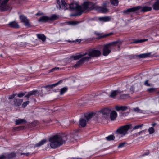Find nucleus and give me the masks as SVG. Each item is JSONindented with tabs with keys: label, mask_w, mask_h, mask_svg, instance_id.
Segmentation results:
<instances>
[{
	"label": "nucleus",
	"mask_w": 159,
	"mask_h": 159,
	"mask_svg": "<svg viewBox=\"0 0 159 159\" xmlns=\"http://www.w3.org/2000/svg\"><path fill=\"white\" fill-rule=\"evenodd\" d=\"M58 17V16L56 15H52L50 17H49V20H57Z\"/></svg>",
	"instance_id": "nucleus-37"
},
{
	"label": "nucleus",
	"mask_w": 159,
	"mask_h": 159,
	"mask_svg": "<svg viewBox=\"0 0 159 159\" xmlns=\"http://www.w3.org/2000/svg\"><path fill=\"white\" fill-rule=\"evenodd\" d=\"M148 80H146L144 83V85L146 86H148V87L151 86V84L149 83H148Z\"/></svg>",
	"instance_id": "nucleus-48"
},
{
	"label": "nucleus",
	"mask_w": 159,
	"mask_h": 159,
	"mask_svg": "<svg viewBox=\"0 0 159 159\" xmlns=\"http://www.w3.org/2000/svg\"><path fill=\"white\" fill-rule=\"evenodd\" d=\"M141 8V7L140 6H137L134 7L132 8H129L126 10H124L123 11V13L124 14H128L131 12H134Z\"/></svg>",
	"instance_id": "nucleus-8"
},
{
	"label": "nucleus",
	"mask_w": 159,
	"mask_h": 159,
	"mask_svg": "<svg viewBox=\"0 0 159 159\" xmlns=\"http://www.w3.org/2000/svg\"><path fill=\"white\" fill-rule=\"evenodd\" d=\"M129 97V95L127 94H122L120 96V98L122 99L126 98Z\"/></svg>",
	"instance_id": "nucleus-42"
},
{
	"label": "nucleus",
	"mask_w": 159,
	"mask_h": 159,
	"mask_svg": "<svg viewBox=\"0 0 159 159\" xmlns=\"http://www.w3.org/2000/svg\"><path fill=\"white\" fill-rule=\"evenodd\" d=\"M21 155H24L25 156H28L30 155V156L31 155V154H30V153L28 152L26 153H21Z\"/></svg>",
	"instance_id": "nucleus-54"
},
{
	"label": "nucleus",
	"mask_w": 159,
	"mask_h": 159,
	"mask_svg": "<svg viewBox=\"0 0 159 159\" xmlns=\"http://www.w3.org/2000/svg\"><path fill=\"white\" fill-rule=\"evenodd\" d=\"M49 20V17L47 16H43L40 18L38 20L39 22H46Z\"/></svg>",
	"instance_id": "nucleus-25"
},
{
	"label": "nucleus",
	"mask_w": 159,
	"mask_h": 159,
	"mask_svg": "<svg viewBox=\"0 0 159 159\" xmlns=\"http://www.w3.org/2000/svg\"><path fill=\"white\" fill-rule=\"evenodd\" d=\"M23 101V100L22 99L15 98L13 100V105L16 107L19 106L22 103Z\"/></svg>",
	"instance_id": "nucleus-13"
},
{
	"label": "nucleus",
	"mask_w": 159,
	"mask_h": 159,
	"mask_svg": "<svg viewBox=\"0 0 159 159\" xmlns=\"http://www.w3.org/2000/svg\"><path fill=\"white\" fill-rule=\"evenodd\" d=\"M149 152H148L144 154L143 155V156H145V155H148V154H149Z\"/></svg>",
	"instance_id": "nucleus-58"
},
{
	"label": "nucleus",
	"mask_w": 159,
	"mask_h": 159,
	"mask_svg": "<svg viewBox=\"0 0 159 159\" xmlns=\"http://www.w3.org/2000/svg\"><path fill=\"white\" fill-rule=\"evenodd\" d=\"M16 154L15 152H12L5 156L2 155L0 156V159H13L16 156Z\"/></svg>",
	"instance_id": "nucleus-10"
},
{
	"label": "nucleus",
	"mask_w": 159,
	"mask_h": 159,
	"mask_svg": "<svg viewBox=\"0 0 159 159\" xmlns=\"http://www.w3.org/2000/svg\"><path fill=\"white\" fill-rule=\"evenodd\" d=\"M81 40L80 39H77L75 41H72V42H78L79 43L80 42Z\"/></svg>",
	"instance_id": "nucleus-56"
},
{
	"label": "nucleus",
	"mask_w": 159,
	"mask_h": 159,
	"mask_svg": "<svg viewBox=\"0 0 159 159\" xmlns=\"http://www.w3.org/2000/svg\"><path fill=\"white\" fill-rule=\"evenodd\" d=\"M2 0H0V1ZM9 0H4L2 2V3L0 2V7L1 6H2L4 4H5Z\"/></svg>",
	"instance_id": "nucleus-41"
},
{
	"label": "nucleus",
	"mask_w": 159,
	"mask_h": 159,
	"mask_svg": "<svg viewBox=\"0 0 159 159\" xmlns=\"http://www.w3.org/2000/svg\"><path fill=\"white\" fill-rule=\"evenodd\" d=\"M95 114L93 113H91L89 114H86L85 115L84 118L88 121L91 119Z\"/></svg>",
	"instance_id": "nucleus-26"
},
{
	"label": "nucleus",
	"mask_w": 159,
	"mask_h": 159,
	"mask_svg": "<svg viewBox=\"0 0 159 159\" xmlns=\"http://www.w3.org/2000/svg\"><path fill=\"white\" fill-rule=\"evenodd\" d=\"M156 123H154L152 124V125L153 126V127H154L156 125Z\"/></svg>",
	"instance_id": "nucleus-59"
},
{
	"label": "nucleus",
	"mask_w": 159,
	"mask_h": 159,
	"mask_svg": "<svg viewBox=\"0 0 159 159\" xmlns=\"http://www.w3.org/2000/svg\"><path fill=\"white\" fill-rule=\"evenodd\" d=\"M89 4V2H84L83 4V9L84 10H89V6H88Z\"/></svg>",
	"instance_id": "nucleus-34"
},
{
	"label": "nucleus",
	"mask_w": 159,
	"mask_h": 159,
	"mask_svg": "<svg viewBox=\"0 0 159 159\" xmlns=\"http://www.w3.org/2000/svg\"><path fill=\"white\" fill-rule=\"evenodd\" d=\"M8 25L9 27L14 28L17 29L19 27V26L18 23L16 21H12L10 22L8 24Z\"/></svg>",
	"instance_id": "nucleus-21"
},
{
	"label": "nucleus",
	"mask_w": 159,
	"mask_h": 159,
	"mask_svg": "<svg viewBox=\"0 0 159 159\" xmlns=\"http://www.w3.org/2000/svg\"><path fill=\"white\" fill-rule=\"evenodd\" d=\"M149 134H151L154 132V129L153 127H150L148 129Z\"/></svg>",
	"instance_id": "nucleus-43"
},
{
	"label": "nucleus",
	"mask_w": 159,
	"mask_h": 159,
	"mask_svg": "<svg viewBox=\"0 0 159 159\" xmlns=\"http://www.w3.org/2000/svg\"><path fill=\"white\" fill-rule=\"evenodd\" d=\"M130 90L132 92H134V88L133 87H131L130 88Z\"/></svg>",
	"instance_id": "nucleus-57"
},
{
	"label": "nucleus",
	"mask_w": 159,
	"mask_h": 159,
	"mask_svg": "<svg viewBox=\"0 0 159 159\" xmlns=\"http://www.w3.org/2000/svg\"><path fill=\"white\" fill-rule=\"evenodd\" d=\"M117 113L115 111H111L110 113V118L111 120H115L117 116Z\"/></svg>",
	"instance_id": "nucleus-17"
},
{
	"label": "nucleus",
	"mask_w": 159,
	"mask_h": 159,
	"mask_svg": "<svg viewBox=\"0 0 159 159\" xmlns=\"http://www.w3.org/2000/svg\"><path fill=\"white\" fill-rule=\"evenodd\" d=\"M132 125H126L120 126L115 131L116 138L120 139L128 134L129 129L132 127Z\"/></svg>",
	"instance_id": "nucleus-2"
},
{
	"label": "nucleus",
	"mask_w": 159,
	"mask_h": 159,
	"mask_svg": "<svg viewBox=\"0 0 159 159\" xmlns=\"http://www.w3.org/2000/svg\"><path fill=\"white\" fill-rule=\"evenodd\" d=\"M79 23V22L78 21H71L70 22V24L72 25H77Z\"/></svg>",
	"instance_id": "nucleus-45"
},
{
	"label": "nucleus",
	"mask_w": 159,
	"mask_h": 159,
	"mask_svg": "<svg viewBox=\"0 0 159 159\" xmlns=\"http://www.w3.org/2000/svg\"><path fill=\"white\" fill-rule=\"evenodd\" d=\"M59 67H55V68L52 69L50 70H49V72H53L54 71L56 70H59Z\"/></svg>",
	"instance_id": "nucleus-52"
},
{
	"label": "nucleus",
	"mask_w": 159,
	"mask_h": 159,
	"mask_svg": "<svg viewBox=\"0 0 159 159\" xmlns=\"http://www.w3.org/2000/svg\"><path fill=\"white\" fill-rule=\"evenodd\" d=\"M16 95V94H13L12 95H10L8 97V99H13L14 97Z\"/></svg>",
	"instance_id": "nucleus-51"
},
{
	"label": "nucleus",
	"mask_w": 159,
	"mask_h": 159,
	"mask_svg": "<svg viewBox=\"0 0 159 159\" xmlns=\"http://www.w3.org/2000/svg\"><path fill=\"white\" fill-rule=\"evenodd\" d=\"M67 41L68 42H70H70H72V43H73V42H72V41H70V40H67Z\"/></svg>",
	"instance_id": "nucleus-60"
},
{
	"label": "nucleus",
	"mask_w": 159,
	"mask_h": 159,
	"mask_svg": "<svg viewBox=\"0 0 159 159\" xmlns=\"http://www.w3.org/2000/svg\"><path fill=\"white\" fill-rule=\"evenodd\" d=\"M88 121L84 118H81L79 121V126L82 127H85Z\"/></svg>",
	"instance_id": "nucleus-19"
},
{
	"label": "nucleus",
	"mask_w": 159,
	"mask_h": 159,
	"mask_svg": "<svg viewBox=\"0 0 159 159\" xmlns=\"http://www.w3.org/2000/svg\"><path fill=\"white\" fill-rule=\"evenodd\" d=\"M152 9V8L151 7L148 6H144L143 7L141 10V12H145L146 11H150Z\"/></svg>",
	"instance_id": "nucleus-31"
},
{
	"label": "nucleus",
	"mask_w": 159,
	"mask_h": 159,
	"mask_svg": "<svg viewBox=\"0 0 159 159\" xmlns=\"http://www.w3.org/2000/svg\"><path fill=\"white\" fill-rule=\"evenodd\" d=\"M50 146L52 148H56L65 143V140H49Z\"/></svg>",
	"instance_id": "nucleus-6"
},
{
	"label": "nucleus",
	"mask_w": 159,
	"mask_h": 159,
	"mask_svg": "<svg viewBox=\"0 0 159 159\" xmlns=\"http://www.w3.org/2000/svg\"><path fill=\"white\" fill-rule=\"evenodd\" d=\"M122 91H121L120 90H116L111 91L110 97L111 98H114L118 94L121 93Z\"/></svg>",
	"instance_id": "nucleus-16"
},
{
	"label": "nucleus",
	"mask_w": 159,
	"mask_h": 159,
	"mask_svg": "<svg viewBox=\"0 0 159 159\" xmlns=\"http://www.w3.org/2000/svg\"><path fill=\"white\" fill-rule=\"evenodd\" d=\"M39 92L37 90H33L29 92L28 94L25 95V97L28 99L30 96L33 95H36V94H39Z\"/></svg>",
	"instance_id": "nucleus-15"
},
{
	"label": "nucleus",
	"mask_w": 159,
	"mask_h": 159,
	"mask_svg": "<svg viewBox=\"0 0 159 159\" xmlns=\"http://www.w3.org/2000/svg\"><path fill=\"white\" fill-rule=\"evenodd\" d=\"M144 131H145V130H143V131H141L140 132H139L137 133L136 134H134V136H135V135H140L141 133H142Z\"/></svg>",
	"instance_id": "nucleus-55"
},
{
	"label": "nucleus",
	"mask_w": 159,
	"mask_h": 159,
	"mask_svg": "<svg viewBox=\"0 0 159 159\" xmlns=\"http://www.w3.org/2000/svg\"><path fill=\"white\" fill-rule=\"evenodd\" d=\"M63 82V80H59L58 82L56 83L52 84H51V85H46L45 86L43 87V88H45L47 90H49L50 89H52L53 87H55V86L58 85V84H59L61 83H62ZM42 88H43V87H42Z\"/></svg>",
	"instance_id": "nucleus-12"
},
{
	"label": "nucleus",
	"mask_w": 159,
	"mask_h": 159,
	"mask_svg": "<svg viewBox=\"0 0 159 159\" xmlns=\"http://www.w3.org/2000/svg\"><path fill=\"white\" fill-rule=\"evenodd\" d=\"M15 124L16 125H19L25 123L26 121L24 119H16L15 121Z\"/></svg>",
	"instance_id": "nucleus-22"
},
{
	"label": "nucleus",
	"mask_w": 159,
	"mask_h": 159,
	"mask_svg": "<svg viewBox=\"0 0 159 159\" xmlns=\"http://www.w3.org/2000/svg\"><path fill=\"white\" fill-rule=\"evenodd\" d=\"M20 18L22 22L24 23L25 25L27 27H30V24L29 20L27 18L24 16L22 15L20 16Z\"/></svg>",
	"instance_id": "nucleus-11"
},
{
	"label": "nucleus",
	"mask_w": 159,
	"mask_h": 159,
	"mask_svg": "<svg viewBox=\"0 0 159 159\" xmlns=\"http://www.w3.org/2000/svg\"><path fill=\"white\" fill-rule=\"evenodd\" d=\"M155 89L154 88H150L147 89V91L149 93L153 92L155 91Z\"/></svg>",
	"instance_id": "nucleus-47"
},
{
	"label": "nucleus",
	"mask_w": 159,
	"mask_h": 159,
	"mask_svg": "<svg viewBox=\"0 0 159 159\" xmlns=\"http://www.w3.org/2000/svg\"><path fill=\"white\" fill-rule=\"evenodd\" d=\"M148 40V39H143L140 40H134V41L132 43H141L143 42Z\"/></svg>",
	"instance_id": "nucleus-35"
},
{
	"label": "nucleus",
	"mask_w": 159,
	"mask_h": 159,
	"mask_svg": "<svg viewBox=\"0 0 159 159\" xmlns=\"http://www.w3.org/2000/svg\"><path fill=\"white\" fill-rule=\"evenodd\" d=\"M143 125V124H140L136 126H135L133 128V130H135L136 129H138V128H139L140 127H142Z\"/></svg>",
	"instance_id": "nucleus-44"
},
{
	"label": "nucleus",
	"mask_w": 159,
	"mask_h": 159,
	"mask_svg": "<svg viewBox=\"0 0 159 159\" xmlns=\"http://www.w3.org/2000/svg\"><path fill=\"white\" fill-rule=\"evenodd\" d=\"M106 139H114L115 136L113 135H111L106 137Z\"/></svg>",
	"instance_id": "nucleus-46"
},
{
	"label": "nucleus",
	"mask_w": 159,
	"mask_h": 159,
	"mask_svg": "<svg viewBox=\"0 0 159 159\" xmlns=\"http://www.w3.org/2000/svg\"><path fill=\"white\" fill-rule=\"evenodd\" d=\"M150 53H147L144 54H142L136 56L137 57H138L140 58H145L150 57Z\"/></svg>",
	"instance_id": "nucleus-24"
},
{
	"label": "nucleus",
	"mask_w": 159,
	"mask_h": 159,
	"mask_svg": "<svg viewBox=\"0 0 159 159\" xmlns=\"http://www.w3.org/2000/svg\"><path fill=\"white\" fill-rule=\"evenodd\" d=\"M85 53H86L85 56L81 60H80L73 67L74 68H76L80 67L85 61H88L89 59H91L92 57H99L101 55V53L99 50L91 49Z\"/></svg>",
	"instance_id": "nucleus-1"
},
{
	"label": "nucleus",
	"mask_w": 159,
	"mask_h": 159,
	"mask_svg": "<svg viewBox=\"0 0 159 159\" xmlns=\"http://www.w3.org/2000/svg\"><path fill=\"white\" fill-rule=\"evenodd\" d=\"M98 20L101 21L107 22L110 20V18L108 16L99 17Z\"/></svg>",
	"instance_id": "nucleus-30"
},
{
	"label": "nucleus",
	"mask_w": 159,
	"mask_h": 159,
	"mask_svg": "<svg viewBox=\"0 0 159 159\" xmlns=\"http://www.w3.org/2000/svg\"><path fill=\"white\" fill-rule=\"evenodd\" d=\"M72 134H67L65 133H60L56 134L55 135L50 137L49 139H62L75 138L73 137Z\"/></svg>",
	"instance_id": "nucleus-5"
},
{
	"label": "nucleus",
	"mask_w": 159,
	"mask_h": 159,
	"mask_svg": "<svg viewBox=\"0 0 159 159\" xmlns=\"http://www.w3.org/2000/svg\"><path fill=\"white\" fill-rule=\"evenodd\" d=\"M152 7L154 10H159V0H157L154 3Z\"/></svg>",
	"instance_id": "nucleus-29"
},
{
	"label": "nucleus",
	"mask_w": 159,
	"mask_h": 159,
	"mask_svg": "<svg viewBox=\"0 0 159 159\" xmlns=\"http://www.w3.org/2000/svg\"><path fill=\"white\" fill-rule=\"evenodd\" d=\"M133 110L135 112H137L142 113L143 111L141 110L138 107H136L133 109Z\"/></svg>",
	"instance_id": "nucleus-40"
},
{
	"label": "nucleus",
	"mask_w": 159,
	"mask_h": 159,
	"mask_svg": "<svg viewBox=\"0 0 159 159\" xmlns=\"http://www.w3.org/2000/svg\"><path fill=\"white\" fill-rule=\"evenodd\" d=\"M129 107L127 106H116L115 107V109L117 111H124L128 109Z\"/></svg>",
	"instance_id": "nucleus-20"
},
{
	"label": "nucleus",
	"mask_w": 159,
	"mask_h": 159,
	"mask_svg": "<svg viewBox=\"0 0 159 159\" xmlns=\"http://www.w3.org/2000/svg\"><path fill=\"white\" fill-rule=\"evenodd\" d=\"M46 142V140H42L39 142L38 143L35 144L34 146V147H39L43 144Z\"/></svg>",
	"instance_id": "nucleus-33"
},
{
	"label": "nucleus",
	"mask_w": 159,
	"mask_h": 159,
	"mask_svg": "<svg viewBox=\"0 0 159 159\" xmlns=\"http://www.w3.org/2000/svg\"><path fill=\"white\" fill-rule=\"evenodd\" d=\"M9 8V7L8 6L6 5L4 7H2L1 8V10L2 11H6L8 10Z\"/></svg>",
	"instance_id": "nucleus-39"
},
{
	"label": "nucleus",
	"mask_w": 159,
	"mask_h": 159,
	"mask_svg": "<svg viewBox=\"0 0 159 159\" xmlns=\"http://www.w3.org/2000/svg\"><path fill=\"white\" fill-rule=\"evenodd\" d=\"M89 4H88V6H89V10L93 9L96 10V8L97 7V6H96L95 4L91 2H89Z\"/></svg>",
	"instance_id": "nucleus-27"
},
{
	"label": "nucleus",
	"mask_w": 159,
	"mask_h": 159,
	"mask_svg": "<svg viewBox=\"0 0 159 159\" xmlns=\"http://www.w3.org/2000/svg\"><path fill=\"white\" fill-rule=\"evenodd\" d=\"M111 110L105 108L100 110L97 114V118L101 121L106 120L109 116Z\"/></svg>",
	"instance_id": "nucleus-3"
},
{
	"label": "nucleus",
	"mask_w": 159,
	"mask_h": 159,
	"mask_svg": "<svg viewBox=\"0 0 159 159\" xmlns=\"http://www.w3.org/2000/svg\"><path fill=\"white\" fill-rule=\"evenodd\" d=\"M112 34V33H109L108 34H105V35H103L102 36H101V34H100V33H97L96 34L98 36L99 38H105L106 37H107L109 36L110 35H111Z\"/></svg>",
	"instance_id": "nucleus-32"
},
{
	"label": "nucleus",
	"mask_w": 159,
	"mask_h": 159,
	"mask_svg": "<svg viewBox=\"0 0 159 159\" xmlns=\"http://www.w3.org/2000/svg\"><path fill=\"white\" fill-rule=\"evenodd\" d=\"M39 15V13H37V14H36V15Z\"/></svg>",
	"instance_id": "nucleus-61"
},
{
	"label": "nucleus",
	"mask_w": 159,
	"mask_h": 159,
	"mask_svg": "<svg viewBox=\"0 0 159 159\" xmlns=\"http://www.w3.org/2000/svg\"><path fill=\"white\" fill-rule=\"evenodd\" d=\"M111 3L114 6H117L118 4V0H110Z\"/></svg>",
	"instance_id": "nucleus-38"
},
{
	"label": "nucleus",
	"mask_w": 159,
	"mask_h": 159,
	"mask_svg": "<svg viewBox=\"0 0 159 159\" xmlns=\"http://www.w3.org/2000/svg\"><path fill=\"white\" fill-rule=\"evenodd\" d=\"M69 9L71 10H76L77 11L76 14L74 15L80 16L81 15L83 12L82 8L76 3H72L69 4Z\"/></svg>",
	"instance_id": "nucleus-7"
},
{
	"label": "nucleus",
	"mask_w": 159,
	"mask_h": 159,
	"mask_svg": "<svg viewBox=\"0 0 159 159\" xmlns=\"http://www.w3.org/2000/svg\"><path fill=\"white\" fill-rule=\"evenodd\" d=\"M68 88L66 87L61 88L60 91V94L61 95L63 94L65 92H66Z\"/></svg>",
	"instance_id": "nucleus-36"
},
{
	"label": "nucleus",
	"mask_w": 159,
	"mask_h": 159,
	"mask_svg": "<svg viewBox=\"0 0 159 159\" xmlns=\"http://www.w3.org/2000/svg\"><path fill=\"white\" fill-rule=\"evenodd\" d=\"M137 142H136L134 141H127L126 142H124L121 143H120L119 146H118V148H120L123 147L125 146H127V145L128 144H130L131 143H132L133 142H135V143H138L139 142V141L138 140H137Z\"/></svg>",
	"instance_id": "nucleus-14"
},
{
	"label": "nucleus",
	"mask_w": 159,
	"mask_h": 159,
	"mask_svg": "<svg viewBox=\"0 0 159 159\" xmlns=\"http://www.w3.org/2000/svg\"><path fill=\"white\" fill-rule=\"evenodd\" d=\"M57 2L58 5L57 6V8L60 9L62 8L65 10L68 9L67 8V4L64 0H61V5L60 4V2L59 0H57Z\"/></svg>",
	"instance_id": "nucleus-9"
},
{
	"label": "nucleus",
	"mask_w": 159,
	"mask_h": 159,
	"mask_svg": "<svg viewBox=\"0 0 159 159\" xmlns=\"http://www.w3.org/2000/svg\"><path fill=\"white\" fill-rule=\"evenodd\" d=\"M30 102L29 101H27L23 102L22 105V106L24 107H25Z\"/></svg>",
	"instance_id": "nucleus-49"
},
{
	"label": "nucleus",
	"mask_w": 159,
	"mask_h": 159,
	"mask_svg": "<svg viewBox=\"0 0 159 159\" xmlns=\"http://www.w3.org/2000/svg\"><path fill=\"white\" fill-rule=\"evenodd\" d=\"M86 53H84L83 54H79L75 56L72 57L73 59L75 60H78L80 59L81 60L84 57H85L86 55Z\"/></svg>",
	"instance_id": "nucleus-23"
},
{
	"label": "nucleus",
	"mask_w": 159,
	"mask_h": 159,
	"mask_svg": "<svg viewBox=\"0 0 159 159\" xmlns=\"http://www.w3.org/2000/svg\"><path fill=\"white\" fill-rule=\"evenodd\" d=\"M22 128V127H18L14 128L13 129L15 130H18L20 129H21Z\"/></svg>",
	"instance_id": "nucleus-53"
},
{
	"label": "nucleus",
	"mask_w": 159,
	"mask_h": 159,
	"mask_svg": "<svg viewBox=\"0 0 159 159\" xmlns=\"http://www.w3.org/2000/svg\"><path fill=\"white\" fill-rule=\"evenodd\" d=\"M37 36L38 39H40L43 42L45 41L46 39V37L43 34H38Z\"/></svg>",
	"instance_id": "nucleus-28"
},
{
	"label": "nucleus",
	"mask_w": 159,
	"mask_h": 159,
	"mask_svg": "<svg viewBox=\"0 0 159 159\" xmlns=\"http://www.w3.org/2000/svg\"><path fill=\"white\" fill-rule=\"evenodd\" d=\"M96 10L100 12L106 13L108 11V9L105 7H101L97 6Z\"/></svg>",
	"instance_id": "nucleus-18"
},
{
	"label": "nucleus",
	"mask_w": 159,
	"mask_h": 159,
	"mask_svg": "<svg viewBox=\"0 0 159 159\" xmlns=\"http://www.w3.org/2000/svg\"><path fill=\"white\" fill-rule=\"evenodd\" d=\"M26 93V92L25 93H18L17 94V96L20 98L22 97L25 95Z\"/></svg>",
	"instance_id": "nucleus-50"
},
{
	"label": "nucleus",
	"mask_w": 159,
	"mask_h": 159,
	"mask_svg": "<svg viewBox=\"0 0 159 159\" xmlns=\"http://www.w3.org/2000/svg\"><path fill=\"white\" fill-rule=\"evenodd\" d=\"M121 44V43L119 40H118L105 45L103 49V55L104 56H107L111 52V50L110 48V46L117 44L118 47L120 48V46Z\"/></svg>",
	"instance_id": "nucleus-4"
}]
</instances>
